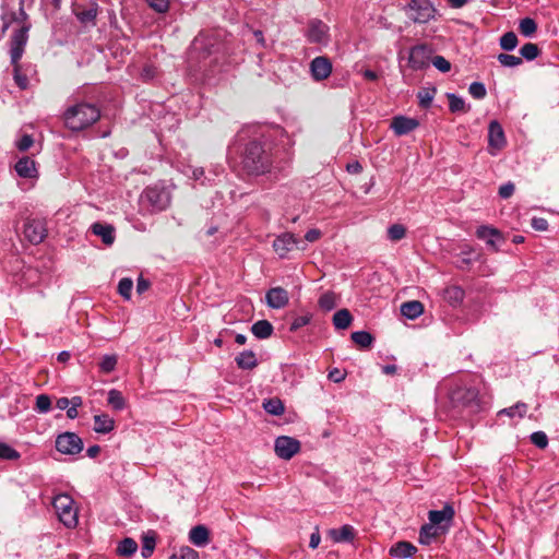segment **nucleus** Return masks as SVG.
Wrapping results in <instances>:
<instances>
[{
	"label": "nucleus",
	"mask_w": 559,
	"mask_h": 559,
	"mask_svg": "<svg viewBox=\"0 0 559 559\" xmlns=\"http://www.w3.org/2000/svg\"><path fill=\"white\" fill-rule=\"evenodd\" d=\"M274 450L276 455L283 460H290L300 450V442L288 436H281L275 439Z\"/></svg>",
	"instance_id": "9b49d317"
},
{
	"label": "nucleus",
	"mask_w": 559,
	"mask_h": 559,
	"mask_svg": "<svg viewBox=\"0 0 559 559\" xmlns=\"http://www.w3.org/2000/svg\"><path fill=\"white\" fill-rule=\"evenodd\" d=\"M431 63L442 73H447L451 70V63L443 56L431 57Z\"/></svg>",
	"instance_id": "864d4df0"
},
{
	"label": "nucleus",
	"mask_w": 559,
	"mask_h": 559,
	"mask_svg": "<svg viewBox=\"0 0 559 559\" xmlns=\"http://www.w3.org/2000/svg\"><path fill=\"white\" fill-rule=\"evenodd\" d=\"M440 534V527H435L431 523L421 526L419 532V542L423 545H429L431 539L438 537Z\"/></svg>",
	"instance_id": "7c9ffc66"
},
{
	"label": "nucleus",
	"mask_w": 559,
	"mask_h": 559,
	"mask_svg": "<svg viewBox=\"0 0 559 559\" xmlns=\"http://www.w3.org/2000/svg\"><path fill=\"white\" fill-rule=\"evenodd\" d=\"M263 408L271 415H282L284 413V405L280 399H270L264 401Z\"/></svg>",
	"instance_id": "e433bc0d"
},
{
	"label": "nucleus",
	"mask_w": 559,
	"mask_h": 559,
	"mask_svg": "<svg viewBox=\"0 0 559 559\" xmlns=\"http://www.w3.org/2000/svg\"><path fill=\"white\" fill-rule=\"evenodd\" d=\"M235 361L240 369L251 370L258 366V359L252 350H243L236 358Z\"/></svg>",
	"instance_id": "393cba45"
},
{
	"label": "nucleus",
	"mask_w": 559,
	"mask_h": 559,
	"mask_svg": "<svg viewBox=\"0 0 559 559\" xmlns=\"http://www.w3.org/2000/svg\"><path fill=\"white\" fill-rule=\"evenodd\" d=\"M346 373L337 368H334L329 371L328 378L329 380L340 383L345 379Z\"/></svg>",
	"instance_id": "e2e57ef3"
},
{
	"label": "nucleus",
	"mask_w": 559,
	"mask_h": 559,
	"mask_svg": "<svg viewBox=\"0 0 559 559\" xmlns=\"http://www.w3.org/2000/svg\"><path fill=\"white\" fill-rule=\"evenodd\" d=\"M532 226L536 230H546L548 228V222L545 218H533Z\"/></svg>",
	"instance_id": "0e129e2a"
},
{
	"label": "nucleus",
	"mask_w": 559,
	"mask_h": 559,
	"mask_svg": "<svg viewBox=\"0 0 559 559\" xmlns=\"http://www.w3.org/2000/svg\"><path fill=\"white\" fill-rule=\"evenodd\" d=\"M100 118V109L86 102H80L69 106L62 114L64 127L72 132L83 131Z\"/></svg>",
	"instance_id": "f03ea898"
},
{
	"label": "nucleus",
	"mask_w": 559,
	"mask_h": 559,
	"mask_svg": "<svg viewBox=\"0 0 559 559\" xmlns=\"http://www.w3.org/2000/svg\"><path fill=\"white\" fill-rule=\"evenodd\" d=\"M321 237V231L319 229H309L306 235H305V239L309 242H314L317 240H319Z\"/></svg>",
	"instance_id": "69168bd1"
},
{
	"label": "nucleus",
	"mask_w": 559,
	"mask_h": 559,
	"mask_svg": "<svg viewBox=\"0 0 559 559\" xmlns=\"http://www.w3.org/2000/svg\"><path fill=\"white\" fill-rule=\"evenodd\" d=\"M465 296V292L460 286H450L447 287L443 292L444 299L451 305V306H459Z\"/></svg>",
	"instance_id": "c85d7f7f"
},
{
	"label": "nucleus",
	"mask_w": 559,
	"mask_h": 559,
	"mask_svg": "<svg viewBox=\"0 0 559 559\" xmlns=\"http://www.w3.org/2000/svg\"><path fill=\"white\" fill-rule=\"evenodd\" d=\"M242 169L252 176L271 173L274 167L273 145L266 136L254 129L241 152Z\"/></svg>",
	"instance_id": "f257e3e1"
},
{
	"label": "nucleus",
	"mask_w": 559,
	"mask_h": 559,
	"mask_svg": "<svg viewBox=\"0 0 559 559\" xmlns=\"http://www.w3.org/2000/svg\"><path fill=\"white\" fill-rule=\"evenodd\" d=\"M447 97L449 99V109L451 112H466L469 110V107L466 106L465 100L456 94L448 93Z\"/></svg>",
	"instance_id": "2f4dec72"
},
{
	"label": "nucleus",
	"mask_w": 559,
	"mask_h": 559,
	"mask_svg": "<svg viewBox=\"0 0 559 559\" xmlns=\"http://www.w3.org/2000/svg\"><path fill=\"white\" fill-rule=\"evenodd\" d=\"M319 306L321 309L325 311H331L332 309H334L336 306V297L334 293L328 292L321 295V297L319 298Z\"/></svg>",
	"instance_id": "49530a36"
},
{
	"label": "nucleus",
	"mask_w": 559,
	"mask_h": 559,
	"mask_svg": "<svg viewBox=\"0 0 559 559\" xmlns=\"http://www.w3.org/2000/svg\"><path fill=\"white\" fill-rule=\"evenodd\" d=\"M531 441L539 449H545L548 445V437L544 431L533 432L531 435Z\"/></svg>",
	"instance_id": "5fc2aeb1"
},
{
	"label": "nucleus",
	"mask_w": 559,
	"mask_h": 559,
	"mask_svg": "<svg viewBox=\"0 0 559 559\" xmlns=\"http://www.w3.org/2000/svg\"><path fill=\"white\" fill-rule=\"evenodd\" d=\"M56 449L62 454L75 455L83 450V440L76 433L67 431L57 437Z\"/></svg>",
	"instance_id": "1a4fd4ad"
},
{
	"label": "nucleus",
	"mask_w": 559,
	"mask_h": 559,
	"mask_svg": "<svg viewBox=\"0 0 559 559\" xmlns=\"http://www.w3.org/2000/svg\"><path fill=\"white\" fill-rule=\"evenodd\" d=\"M299 240L290 233L277 236L273 241V249L280 258H286L287 253L297 247Z\"/></svg>",
	"instance_id": "f3484780"
},
{
	"label": "nucleus",
	"mask_w": 559,
	"mask_h": 559,
	"mask_svg": "<svg viewBox=\"0 0 559 559\" xmlns=\"http://www.w3.org/2000/svg\"><path fill=\"white\" fill-rule=\"evenodd\" d=\"M454 513L453 507L445 504L442 510L429 511L428 519L435 527H440L441 533H445L451 526Z\"/></svg>",
	"instance_id": "f8f14e48"
},
{
	"label": "nucleus",
	"mask_w": 559,
	"mask_h": 559,
	"mask_svg": "<svg viewBox=\"0 0 559 559\" xmlns=\"http://www.w3.org/2000/svg\"><path fill=\"white\" fill-rule=\"evenodd\" d=\"M266 304L273 309L284 308L288 301V293L283 287H273L266 292L265 295Z\"/></svg>",
	"instance_id": "6ab92c4d"
},
{
	"label": "nucleus",
	"mask_w": 559,
	"mask_h": 559,
	"mask_svg": "<svg viewBox=\"0 0 559 559\" xmlns=\"http://www.w3.org/2000/svg\"><path fill=\"white\" fill-rule=\"evenodd\" d=\"M15 170L22 178H33L36 176L35 162L28 157H23L15 164Z\"/></svg>",
	"instance_id": "5701e85b"
},
{
	"label": "nucleus",
	"mask_w": 559,
	"mask_h": 559,
	"mask_svg": "<svg viewBox=\"0 0 559 559\" xmlns=\"http://www.w3.org/2000/svg\"><path fill=\"white\" fill-rule=\"evenodd\" d=\"M519 29L525 37H532L537 29V23L532 17H524L520 21Z\"/></svg>",
	"instance_id": "4c0bfd02"
},
{
	"label": "nucleus",
	"mask_w": 559,
	"mask_h": 559,
	"mask_svg": "<svg viewBox=\"0 0 559 559\" xmlns=\"http://www.w3.org/2000/svg\"><path fill=\"white\" fill-rule=\"evenodd\" d=\"M90 229L95 236H98L102 238V241L104 242V245L111 246L115 242L116 229L112 225L96 222L91 225Z\"/></svg>",
	"instance_id": "aec40b11"
},
{
	"label": "nucleus",
	"mask_w": 559,
	"mask_h": 559,
	"mask_svg": "<svg viewBox=\"0 0 559 559\" xmlns=\"http://www.w3.org/2000/svg\"><path fill=\"white\" fill-rule=\"evenodd\" d=\"M540 50L536 44L526 43L520 49L521 58L526 59L528 61L534 60L538 57Z\"/></svg>",
	"instance_id": "ea45409f"
},
{
	"label": "nucleus",
	"mask_w": 559,
	"mask_h": 559,
	"mask_svg": "<svg viewBox=\"0 0 559 559\" xmlns=\"http://www.w3.org/2000/svg\"><path fill=\"white\" fill-rule=\"evenodd\" d=\"M23 233L31 243L38 245L47 237L46 222L40 218H28Z\"/></svg>",
	"instance_id": "9d476101"
},
{
	"label": "nucleus",
	"mask_w": 559,
	"mask_h": 559,
	"mask_svg": "<svg viewBox=\"0 0 559 559\" xmlns=\"http://www.w3.org/2000/svg\"><path fill=\"white\" fill-rule=\"evenodd\" d=\"M518 36L514 32H507L500 37V47L503 50L511 51L518 45Z\"/></svg>",
	"instance_id": "58836bf2"
},
{
	"label": "nucleus",
	"mask_w": 559,
	"mask_h": 559,
	"mask_svg": "<svg viewBox=\"0 0 559 559\" xmlns=\"http://www.w3.org/2000/svg\"><path fill=\"white\" fill-rule=\"evenodd\" d=\"M310 316L308 314H305V316H299V317H296L292 324H290V328L289 330L292 332H296L297 330L301 329L302 326L307 325L309 322H310Z\"/></svg>",
	"instance_id": "13d9d810"
},
{
	"label": "nucleus",
	"mask_w": 559,
	"mask_h": 559,
	"mask_svg": "<svg viewBox=\"0 0 559 559\" xmlns=\"http://www.w3.org/2000/svg\"><path fill=\"white\" fill-rule=\"evenodd\" d=\"M170 559H199V554L189 546H182L171 555Z\"/></svg>",
	"instance_id": "c03bdc74"
},
{
	"label": "nucleus",
	"mask_w": 559,
	"mask_h": 559,
	"mask_svg": "<svg viewBox=\"0 0 559 559\" xmlns=\"http://www.w3.org/2000/svg\"><path fill=\"white\" fill-rule=\"evenodd\" d=\"M433 49L428 44H419L409 49L408 67L412 70H423L429 66Z\"/></svg>",
	"instance_id": "6e6552de"
},
{
	"label": "nucleus",
	"mask_w": 559,
	"mask_h": 559,
	"mask_svg": "<svg viewBox=\"0 0 559 559\" xmlns=\"http://www.w3.org/2000/svg\"><path fill=\"white\" fill-rule=\"evenodd\" d=\"M96 15H97L96 9H88V10H84V11L78 13V19L84 23L93 22L96 19Z\"/></svg>",
	"instance_id": "052dcab7"
},
{
	"label": "nucleus",
	"mask_w": 559,
	"mask_h": 559,
	"mask_svg": "<svg viewBox=\"0 0 559 559\" xmlns=\"http://www.w3.org/2000/svg\"><path fill=\"white\" fill-rule=\"evenodd\" d=\"M21 454L5 442L0 441V460L15 461Z\"/></svg>",
	"instance_id": "37998d69"
},
{
	"label": "nucleus",
	"mask_w": 559,
	"mask_h": 559,
	"mask_svg": "<svg viewBox=\"0 0 559 559\" xmlns=\"http://www.w3.org/2000/svg\"><path fill=\"white\" fill-rule=\"evenodd\" d=\"M515 187L511 181L500 186L498 194L501 199H509L514 193Z\"/></svg>",
	"instance_id": "bf43d9fd"
},
{
	"label": "nucleus",
	"mask_w": 559,
	"mask_h": 559,
	"mask_svg": "<svg viewBox=\"0 0 559 559\" xmlns=\"http://www.w3.org/2000/svg\"><path fill=\"white\" fill-rule=\"evenodd\" d=\"M332 62L325 56L316 57L310 62V73L317 82L328 79L332 73Z\"/></svg>",
	"instance_id": "2eb2a0df"
},
{
	"label": "nucleus",
	"mask_w": 559,
	"mask_h": 559,
	"mask_svg": "<svg viewBox=\"0 0 559 559\" xmlns=\"http://www.w3.org/2000/svg\"><path fill=\"white\" fill-rule=\"evenodd\" d=\"M146 3L156 12L164 13L169 8V0H145Z\"/></svg>",
	"instance_id": "4d7b16f0"
},
{
	"label": "nucleus",
	"mask_w": 559,
	"mask_h": 559,
	"mask_svg": "<svg viewBox=\"0 0 559 559\" xmlns=\"http://www.w3.org/2000/svg\"><path fill=\"white\" fill-rule=\"evenodd\" d=\"M36 411L39 413H48L51 408V400L47 394H40L36 397Z\"/></svg>",
	"instance_id": "3c124183"
},
{
	"label": "nucleus",
	"mask_w": 559,
	"mask_h": 559,
	"mask_svg": "<svg viewBox=\"0 0 559 559\" xmlns=\"http://www.w3.org/2000/svg\"><path fill=\"white\" fill-rule=\"evenodd\" d=\"M108 404L115 409V411H121L126 406L124 397L122 396L121 392L118 390H110L108 392Z\"/></svg>",
	"instance_id": "c9c22d12"
},
{
	"label": "nucleus",
	"mask_w": 559,
	"mask_h": 559,
	"mask_svg": "<svg viewBox=\"0 0 559 559\" xmlns=\"http://www.w3.org/2000/svg\"><path fill=\"white\" fill-rule=\"evenodd\" d=\"M156 540L154 536L144 535L142 538L141 555L143 558H150L155 549Z\"/></svg>",
	"instance_id": "a18cd8bd"
},
{
	"label": "nucleus",
	"mask_w": 559,
	"mask_h": 559,
	"mask_svg": "<svg viewBox=\"0 0 559 559\" xmlns=\"http://www.w3.org/2000/svg\"><path fill=\"white\" fill-rule=\"evenodd\" d=\"M150 287V282L145 278H143L142 276H140L138 278V283H136V292L138 294H142L144 292H146Z\"/></svg>",
	"instance_id": "338daca9"
},
{
	"label": "nucleus",
	"mask_w": 559,
	"mask_h": 559,
	"mask_svg": "<svg viewBox=\"0 0 559 559\" xmlns=\"http://www.w3.org/2000/svg\"><path fill=\"white\" fill-rule=\"evenodd\" d=\"M468 92L475 99H483L487 94L485 85L480 82H473L468 87Z\"/></svg>",
	"instance_id": "603ef678"
},
{
	"label": "nucleus",
	"mask_w": 559,
	"mask_h": 559,
	"mask_svg": "<svg viewBox=\"0 0 559 559\" xmlns=\"http://www.w3.org/2000/svg\"><path fill=\"white\" fill-rule=\"evenodd\" d=\"M450 400L454 407L466 411L467 414H476L483 409L479 392L475 388L456 386L451 391Z\"/></svg>",
	"instance_id": "20e7f679"
},
{
	"label": "nucleus",
	"mask_w": 559,
	"mask_h": 559,
	"mask_svg": "<svg viewBox=\"0 0 559 559\" xmlns=\"http://www.w3.org/2000/svg\"><path fill=\"white\" fill-rule=\"evenodd\" d=\"M406 15L418 24H426L436 17L437 9L430 0H411L405 5Z\"/></svg>",
	"instance_id": "39448f33"
},
{
	"label": "nucleus",
	"mask_w": 559,
	"mask_h": 559,
	"mask_svg": "<svg viewBox=\"0 0 559 559\" xmlns=\"http://www.w3.org/2000/svg\"><path fill=\"white\" fill-rule=\"evenodd\" d=\"M330 536L335 543H350L355 538V531L353 526L346 524L340 528L331 530Z\"/></svg>",
	"instance_id": "412c9836"
},
{
	"label": "nucleus",
	"mask_w": 559,
	"mask_h": 559,
	"mask_svg": "<svg viewBox=\"0 0 559 559\" xmlns=\"http://www.w3.org/2000/svg\"><path fill=\"white\" fill-rule=\"evenodd\" d=\"M1 21H2V26H1V29H0V35H4L5 32L9 29L10 25L13 22H19V17H17L16 12H14V11L8 12L7 11V7L3 3L2 4Z\"/></svg>",
	"instance_id": "f704fd0d"
},
{
	"label": "nucleus",
	"mask_w": 559,
	"mask_h": 559,
	"mask_svg": "<svg viewBox=\"0 0 559 559\" xmlns=\"http://www.w3.org/2000/svg\"><path fill=\"white\" fill-rule=\"evenodd\" d=\"M353 321V316L347 309L337 310L333 316V324L337 330L347 329Z\"/></svg>",
	"instance_id": "c756f323"
},
{
	"label": "nucleus",
	"mask_w": 559,
	"mask_h": 559,
	"mask_svg": "<svg viewBox=\"0 0 559 559\" xmlns=\"http://www.w3.org/2000/svg\"><path fill=\"white\" fill-rule=\"evenodd\" d=\"M498 61L501 66L507 68H515L523 63L521 57L509 55V53H499L497 56Z\"/></svg>",
	"instance_id": "a19ab883"
},
{
	"label": "nucleus",
	"mask_w": 559,
	"mask_h": 559,
	"mask_svg": "<svg viewBox=\"0 0 559 559\" xmlns=\"http://www.w3.org/2000/svg\"><path fill=\"white\" fill-rule=\"evenodd\" d=\"M507 144L504 131L497 120H492L488 127V147L491 155H496Z\"/></svg>",
	"instance_id": "ddd939ff"
},
{
	"label": "nucleus",
	"mask_w": 559,
	"mask_h": 559,
	"mask_svg": "<svg viewBox=\"0 0 559 559\" xmlns=\"http://www.w3.org/2000/svg\"><path fill=\"white\" fill-rule=\"evenodd\" d=\"M527 411V405L524 403H516L514 406L509 408H504L500 412V414H507L508 416H514L518 412L520 417H523Z\"/></svg>",
	"instance_id": "6e6d98bb"
},
{
	"label": "nucleus",
	"mask_w": 559,
	"mask_h": 559,
	"mask_svg": "<svg viewBox=\"0 0 559 559\" xmlns=\"http://www.w3.org/2000/svg\"><path fill=\"white\" fill-rule=\"evenodd\" d=\"M52 506L59 520L69 528L78 525V511L74 508L73 499L67 493L57 495L53 498Z\"/></svg>",
	"instance_id": "423d86ee"
},
{
	"label": "nucleus",
	"mask_w": 559,
	"mask_h": 559,
	"mask_svg": "<svg viewBox=\"0 0 559 559\" xmlns=\"http://www.w3.org/2000/svg\"><path fill=\"white\" fill-rule=\"evenodd\" d=\"M406 235V228L401 224H393L388 228V237L392 241H399Z\"/></svg>",
	"instance_id": "09e8293b"
},
{
	"label": "nucleus",
	"mask_w": 559,
	"mask_h": 559,
	"mask_svg": "<svg viewBox=\"0 0 559 559\" xmlns=\"http://www.w3.org/2000/svg\"><path fill=\"white\" fill-rule=\"evenodd\" d=\"M29 24H23L19 29H15L11 36V63L14 67V81L21 90H25L28 85V80L25 74L20 72L19 61L21 60L25 46L28 40Z\"/></svg>",
	"instance_id": "7ed1b4c3"
},
{
	"label": "nucleus",
	"mask_w": 559,
	"mask_h": 559,
	"mask_svg": "<svg viewBox=\"0 0 559 559\" xmlns=\"http://www.w3.org/2000/svg\"><path fill=\"white\" fill-rule=\"evenodd\" d=\"M352 341L362 348H368L373 342V336L367 331H356L352 333Z\"/></svg>",
	"instance_id": "72a5a7b5"
},
{
	"label": "nucleus",
	"mask_w": 559,
	"mask_h": 559,
	"mask_svg": "<svg viewBox=\"0 0 559 559\" xmlns=\"http://www.w3.org/2000/svg\"><path fill=\"white\" fill-rule=\"evenodd\" d=\"M189 539L198 547L205 546L210 539L209 530L204 525H197L190 530Z\"/></svg>",
	"instance_id": "4be33fe9"
},
{
	"label": "nucleus",
	"mask_w": 559,
	"mask_h": 559,
	"mask_svg": "<svg viewBox=\"0 0 559 559\" xmlns=\"http://www.w3.org/2000/svg\"><path fill=\"white\" fill-rule=\"evenodd\" d=\"M476 237L484 240L492 251H498V242L503 240L499 229L487 225H481L476 229Z\"/></svg>",
	"instance_id": "dca6fc26"
},
{
	"label": "nucleus",
	"mask_w": 559,
	"mask_h": 559,
	"mask_svg": "<svg viewBox=\"0 0 559 559\" xmlns=\"http://www.w3.org/2000/svg\"><path fill=\"white\" fill-rule=\"evenodd\" d=\"M419 121L415 118L396 116L391 121V128L397 136L406 135L418 128Z\"/></svg>",
	"instance_id": "a211bd4d"
},
{
	"label": "nucleus",
	"mask_w": 559,
	"mask_h": 559,
	"mask_svg": "<svg viewBox=\"0 0 559 559\" xmlns=\"http://www.w3.org/2000/svg\"><path fill=\"white\" fill-rule=\"evenodd\" d=\"M306 37L311 44H325L329 39V26L321 20L309 21Z\"/></svg>",
	"instance_id": "4468645a"
},
{
	"label": "nucleus",
	"mask_w": 559,
	"mask_h": 559,
	"mask_svg": "<svg viewBox=\"0 0 559 559\" xmlns=\"http://www.w3.org/2000/svg\"><path fill=\"white\" fill-rule=\"evenodd\" d=\"M141 201L151 206L152 213L162 212L170 204V193L165 187L155 185L143 191Z\"/></svg>",
	"instance_id": "0eeeda50"
},
{
	"label": "nucleus",
	"mask_w": 559,
	"mask_h": 559,
	"mask_svg": "<svg viewBox=\"0 0 559 559\" xmlns=\"http://www.w3.org/2000/svg\"><path fill=\"white\" fill-rule=\"evenodd\" d=\"M34 143V140L32 138V135L29 134H24L19 141H17V148L22 152H25L27 151Z\"/></svg>",
	"instance_id": "680f3d73"
},
{
	"label": "nucleus",
	"mask_w": 559,
	"mask_h": 559,
	"mask_svg": "<svg viewBox=\"0 0 559 559\" xmlns=\"http://www.w3.org/2000/svg\"><path fill=\"white\" fill-rule=\"evenodd\" d=\"M320 542H321V536L319 534V531L317 530L310 536L309 547L312 549H316L319 546Z\"/></svg>",
	"instance_id": "774afa93"
},
{
	"label": "nucleus",
	"mask_w": 559,
	"mask_h": 559,
	"mask_svg": "<svg viewBox=\"0 0 559 559\" xmlns=\"http://www.w3.org/2000/svg\"><path fill=\"white\" fill-rule=\"evenodd\" d=\"M138 550V544L133 538H123L117 548V552L120 556L130 557Z\"/></svg>",
	"instance_id": "473e14b6"
},
{
	"label": "nucleus",
	"mask_w": 559,
	"mask_h": 559,
	"mask_svg": "<svg viewBox=\"0 0 559 559\" xmlns=\"http://www.w3.org/2000/svg\"><path fill=\"white\" fill-rule=\"evenodd\" d=\"M273 330V325L267 320H259L251 326L252 334L260 340L269 338Z\"/></svg>",
	"instance_id": "cd10ccee"
},
{
	"label": "nucleus",
	"mask_w": 559,
	"mask_h": 559,
	"mask_svg": "<svg viewBox=\"0 0 559 559\" xmlns=\"http://www.w3.org/2000/svg\"><path fill=\"white\" fill-rule=\"evenodd\" d=\"M133 282L131 278L123 277L118 283V293L126 299H130Z\"/></svg>",
	"instance_id": "8fccbe9b"
},
{
	"label": "nucleus",
	"mask_w": 559,
	"mask_h": 559,
	"mask_svg": "<svg viewBox=\"0 0 559 559\" xmlns=\"http://www.w3.org/2000/svg\"><path fill=\"white\" fill-rule=\"evenodd\" d=\"M436 94V88H423L418 92L417 97L419 106L423 108H429Z\"/></svg>",
	"instance_id": "79ce46f5"
},
{
	"label": "nucleus",
	"mask_w": 559,
	"mask_h": 559,
	"mask_svg": "<svg viewBox=\"0 0 559 559\" xmlns=\"http://www.w3.org/2000/svg\"><path fill=\"white\" fill-rule=\"evenodd\" d=\"M417 551V548L408 542H399L390 549V555L395 558H409Z\"/></svg>",
	"instance_id": "b1692460"
},
{
	"label": "nucleus",
	"mask_w": 559,
	"mask_h": 559,
	"mask_svg": "<svg viewBox=\"0 0 559 559\" xmlns=\"http://www.w3.org/2000/svg\"><path fill=\"white\" fill-rule=\"evenodd\" d=\"M117 356L116 355H105L99 361V369L104 373H110L115 370L117 366Z\"/></svg>",
	"instance_id": "de8ad7c7"
},
{
	"label": "nucleus",
	"mask_w": 559,
	"mask_h": 559,
	"mask_svg": "<svg viewBox=\"0 0 559 559\" xmlns=\"http://www.w3.org/2000/svg\"><path fill=\"white\" fill-rule=\"evenodd\" d=\"M424 312V306L418 300H411L401 305V313L407 319H416Z\"/></svg>",
	"instance_id": "a878e982"
},
{
	"label": "nucleus",
	"mask_w": 559,
	"mask_h": 559,
	"mask_svg": "<svg viewBox=\"0 0 559 559\" xmlns=\"http://www.w3.org/2000/svg\"><path fill=\"white\" fill-rule=\"evenodd\" d=\"M115 428V421L106 414L94 416V430L97 433H108Z\"/></svg>",
	"instance_id": "bb28decb"
}]
</instances>
